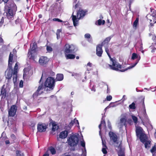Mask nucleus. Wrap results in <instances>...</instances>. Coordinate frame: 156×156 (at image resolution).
Listing matches in <instances>:
<instances>
[{"label":"nucleus","instance_id":"nucleus-1","mask_svg":"<svg viewBox=\"0 0 156 156\" xmlns=\"http://www.w3.org/2000/svg\"><path fill=\"white\" fill-rule=\"evenodd\" d=\"M4 2L5 7L8 8L6 16L9 20H13L17 10V7L12 0H2Z\"/></svg>","mask_w":156,"mask_h":156},{"label":"nucleus","instance_id":"nucleus-2","mask_svg":"<svg viewBox=\"0 0 156 156\" xmlns=\"http://www.w3.org/2000/svg\"><path fill=\"white\" fill-rule=\"evenodd\" d=\"M140 57L139 56L137 61L133 65L130 66L129 67L125 69L124 67L117 62L116 61V59L115 57L110 58V61H111L110 64H108V65L110 68L112 70L115 71H119L122 72H123L128 69H131L134 67L138 63Z\"/></svg>","mask_w":156,"mask_h":156},{"label":"nucleus","instance_id":"nucleus-3","mask_svg":"<svg viewBox=\"0 0 156 156\" xmlns=\"http://www.w3.org/2000/svg\"><path fill=\"white\" fill-rule=\"evenodd\" d=\"M76 16L73 15V12L72 17L73 24L75 27L76 26L79 20L83 19L87 14V10H83L82 9L80 8L77 11Z\"/></svg>","mask_w":156,"mask_h":156},{"label":"nucleus","instance_id":"nucleus-4","mask_svg":"<svg viewBox=\"0 0 156 156\" xmlns=\"http://www.w3.org/2000/svg\"><path fill=\"white\" fill-rule=\"evenodd\" d=\"M55 85V79L51 77H48L44 83V86L49 88L50 90H53Z\"/></svg>","mask_w":156,"mask_h":156},{"label":"nucleus","instance_id":"nucleus-5","mask_svg":"<svg viewBox=\"0 0 156 156\" xmlns=\"http://www.w3.org/2000/svg\"><path fill=\"white\" fill-rule=\"evenodd\" d=\"M79 141L78 136L75 135L71 136L68 140V143L71 147H75L77 145Z\"/></svg>","mask_w":156,"mask_h":156},{"label":"nucleus","instance_id":"nucleus-6","mask_svg":"<svg viewBox=\"0 0 156 156\" xmlns=\"http://www.w3.org/2000/svg\"><path fill=\"white\" fill-rule=\"evenodd\" d=\"M75 49L74 45L71 44L69 45L68 44H66L65 45V49L64 52L65 55L69 53H72L73 52Z\"/></svg>","mask_w":156,"mask_h":156},{"label":"nucleus","instance_id":"nucleus-7","mask_svg":"<svg viewBox=\"0 0 156 156\" xmlns=\"http://www.w3.org/2000/svg\"><path fill=\"white\" fill-rule=\"evenodd\" d=\"M110 140L112 141L114 143L118 144L119 140L117 135L114 132L110 131L108 133Z\"/></svg>","mask_w":156,"mask_h":156},{"label":"nucleus","instance_id":"nucleus-8","mask_svg":"<svg viewBox=\"0 0 156 156\" xmlns=\"http://www.w3.org/2000/svg\"><path fill=\"white\" fill-rule=\"evenodd\" d=\"M48 125L44 123L39 122L37 125V131L40 132H45L47 128Z\"/></svg>","mask_w":156,"mask_h":156},{"label":"nucleus","instance_id":"nucleus-9","mask_svg":"<svg viewBox=\"0 0 156 156\" xmlns=\"http://www.w3.org/2000/svg\"><path fill=\"white\" fill-rule=\"evenodd\" d=\"M49 61L46 56H42L40 58L39 62L41 65L46 66Z\"/></svg>","mask_w":156,"mask_h":156},{"label":"nucleus","instance_id":"nucleus-10","mask_svg":"<svg viewBox=\"0 0 156 156\" xmlns=\"http://www.w3.org/2000/svg\"><path fill=\"white\" fill-rule=\"evenodd\" d=\"M31 47V50H29L28 54L30 55H31L30 58L34 59V56L32 55L33 53H35L36 52V49L37 48V45L35 43H33L32 46L30 45Z\"/></svg>","mask_w":156,"mask_h":156},{"label":"nucleus","instance_id":"nucleus-11","mask_svg":"<svg viewBox=\"0 0 156 156\" xmlns=\"http://www.w3.org/2000/svg\"><path fill=\"white\" fill-rule=\"evenodd\" d=\"M17 109L16 106L13 105L11 106V108L8 112V115L10 117H14L16 115Z\"/></svg>","mask_w":156,"mask_h":156},{"label":"nucleus","instance_id":"nucleus-12","mask_svg":"<svg viewBox=\"0 0 156 156\" xmlns=\"http://www.w3.org/2000/svg\"><path fill=\"white\" fill-rule=\"evenodd\" d=\"M43 84H41L38 86L36 91L33 95L32 96L34 98H36L38 95L43 93Z\"/></svg>","mask_w":156,"mask_h":156},{"label":"nucleus","instance_id":"nucleus-13","mask_svg":"<svg viewBox=\"0 0 156 156\" xmlns=\"http://www.w3.org/2000/svg\"><path fill=\"white\" fill-rule=\"evenodd\" d=\"M103 45L99 44L96 47V54L98 56L101 57L102 56L103 51L102 49Z\"/></svg>","mask_w":156,"mask_h":156},{"label":"nucleus","instance_id":"nucleus-14","mask_svg":"<svg viewBox=\"0 0 156 156\" xmlns=\"http://www.w3.org/2000/svg\"><path fill=\"white\" fill-rule=\"evenodd\" d=\"M116 147L118 149V156H125L124 150L122 148V144L120 143L119 145Z\"/></svg>","mask_w":156,"mask_h":156},{"label":"nucleus","instance_id":"nucleus-15","mask_svg":"<svg viewBox=\"0 0 156 156\" xmlns=\"http://www.w3.org/2000/svg\"><path fill=\"white\" fill-rule=\"evenodd\" d=\"M68 132L67 130H64L61 132L59 135V137H57V140L58 141H60L59 139H65L68 136Z\"/></svg>","mask_w":156,"mask_h":156},{"label":"nucleus","instance_id":"nucleus-16","mask_svg":"<svg viewBox=\"0 0 156 156\" xmlns=\"http://www.w3.org/2000/svg\"><path fill=\"white\" fill-rule=\"evenodd\" d=\"M5 73H6V74L5 75V78L6 79L8 80V82L9 83L10 82V80L12 77V70L7 69Z\"/></svg>","mask_w":156,"mask_h":156},{"label":"nucleus","instance_id":"nucleus-17","mask_svg":"<svg viewBox=\"0 0 156 156\" xmlns=\"http://www.w3.org/2000/svg\"><path fill=\"white\" fill-rule=\"evenodd\" d=\"M152 40H153L154 43H152L150 47V48L152 49L151 52H153L154 51V50L156 49V36L153 35L152 37Z\"/></svg>","mask_w":156,"mask_h":156},{"label":"nucleus","instance_id":"nucleus-18","mask_svg":"<svg viewBox=\"0 0 156 156\" xmlns=\"http://www.w3.org/2000/svg\"><path fill=\"white\" fill-rule=\"evenodd\" d=\"M143 131L142 128L140 126L136 127V135L138 136L141 134L143 133Z\"/></svg>","mask_w":156,"mask_h":156},{"label":"nucleus","instance_id":"nucleus-19","mask_svg":"<svg viewBox=\"0 0 156 156\" xmlns=\"http://www.w3.org/2000/svg\"><path fill=\"white\" fill-rule=\"evenodd\" d=\"M74 124H76L77 126H79V124L78 121L75 118L73 120H72L69 123V126H72Z\"/></svg>","mask_w":156,"mask_h":156},{"label":"nucleus","instance_id":"nucleus-20","mask_svg":"<svg viewBox=\"0 0 156 156\" xmlns=\"http://www.w3.org/2000/svg\"><path fill=\"white\" fill-rule=\"evenodd\" d=\"M5 85H4L2 87V89L1 91L0 94L2 95V98L4 97V98L6 96V89L5 88Z\"/></svg>","mask_w":156,"mask_h":156},{"label":"nucleus","instance_id":"nucleus-21","mask_svg":"<svg viewBox=\"0 0 156 156\" xmlns=\"http://www.w3.org/2000/svg\"><path fill=\"white\" fill-rule=\"evenodd\" d=\"M18 73L17 69H14L12 72V74H13V76L12 77L13 81L14 83L16 82V81L17 77V73Z\"/></svg>","mask_w":156,"mask_h":156},{"label":"nucleus","instance_id":"nucleus-22","mask_svg":"<svg viewBox=\"0 0 156 156\" xmlns=\"http://www.w3.org/2000/svg\"><path fill=\"white\" fill-rule=\"evenodd\" d=\"M146 135L144 133L139 135V139L141 142L144 143L146 140L145 137Z\"/></svg>","mask_w":156,"mask_h":156},{"label":"nucleus","instance_id":"nucleus-23","mask_svg":"<svg viewBox=\"0 0 156 156\" xmlns=\"http://www.w3.org/2000/svg\"><path fill=\"white\" fill-rule=\"evenodd\" d=\"M150 151L152 153V156H156V145H154L152 147Z\"/></svg>","mask_w":156,"mask_h":156},{"label":"nucleus","instance_id":"nucleus-24","mask_svg":"<svg viewBox=\"0 0 156 156\" xmlns=\"http://www.w3.org/2000/svg\"><path fill=\"white\" fill-rule=\"evenodd\" d=\"M64 78L63 75L62 74H58L56 75V80L58 81L62 80Z\"/></svg>","mask_w":156,"mask_h":156},{"label":"nucleus","instance_id":"nucleus-25","mask_svg":"<svg viewBox=\"0 0 156 156\" xmlns=\"http://www.w3.org/2000/svg\"><path fill=\"white\" fill-rule=\"evenodd\" d=\"M112 37H106L104 41L101 43V44H102L103 45H104L105 43L108 44V42L110 41L111 40Z\"/></svg>","mask_w":156,"mask_h":156},{"label":"nucleus","instance_id":"nucleus-26","mask_svg":"<svg viewBox=\"0 0 156 156\" xmlns=\"http://www.w3.org/2000/svg\"><path fill=\"white\" fill-rule=\"evenodd\" d=\"M120 123L122 124V126H124L126 127V119L125 118H121L120 119Z\"/></svg>","mask_w":156,"mask_h":156},{"label":"nucleus","instance_id":"nucleus-27","mask_svg":"<svg viewBox=\"0 0 156 156\" xmlns=\"http://www.w3.org/2000/svg\"><path fill=\"white\" fill-rule=\"evenodd\" d=\"M151 141L150 140H146L144 142L145 147L146 148H149L151 147Z\"/></svg>","mask_w":156,"mask_h":156},{"label":"nucleus","instance_id":"nucleus-28","mask_svg":"<svg viewBox=\"0 0 156 156\" xmlns=\"http://www.w3.org/2000/svg\"><path fill=\"white\" fill-rule=\"evenodd\" d=\"M66 58L67 59H73L75 57V55L73 54H68L66 55Z\"/></svg>","mask_w":156,"mask_h":156},{"label":"nucleus","instance_id":"nucleus-29","mask_svg":"<svg viewBox=\"0 0 156 156\" xmlns=\"http://www.w3.org/2000/svg\"><path fill=\"white\" fill-rule=\"evenodd\" d=\"M49 150L50 151L51 153L53 155L56 153V151L55 148L52 146L50 147L49 148Z\"/></svg>","mask_w":156,"mask_h":156},{"label":"nucleus","instance_id":"nucleus-30","mask_svg":"<svg viewBox=\"0 0 156 156\" xmlns=\"http://www.w3.org/2000/svg\"><path fill=\"white\" fill-rule=\"evenodd\" d=\"M12 62H10L9 61H8V68L7 69V70H11L13 71L12 68Z\"/></svg>","mask_w":156,"mask_h":156},{"label":"nucleus","instance_id":"nucleus-31","mask_svg":"<svg viewBox=\"0 0 156 156\" xmlns=\"http://www.w3.org/2000/svg\"><path fill=\"white\" fill-rule=\"evenodd\" d=\"M16 156H23L24 154L21 153V151L20 150H16Z\"/></svg>","mask_w":156,"mask_h":156},{"label":"nucleus","instance_id":"nucleus-32","mask_svg":"<svg viewBox=\"0 0 156 156\" xmlns=\"http://www.w3.org/2000/svg\"><path fill=\"white\" fill-rule=\"evenodd\" d=\"M129 109H136V107L135 106V104L134 102L132 103L129 105Z\"/></svg>","mask_w":156,"mask_h":156},{"label":"nucleus","instance_id":"nucleus-33","mask_svg":"<svg viewBox=\"0 0 156 156\" xmlns=\"http://www.w3.org/2000/svg\"><path fill=\"white\" fill-rule=\"evenodd\" d=\"M142 105L143 108H144V111L146 113V109L145 108V106L144 105V97H142Z\"/></svg>","mask_w":156,"mask_h":156},{"label":"nucleus","instance_id":"nucleus-34","mask_svg":"<svg viewBox=\"0 0 156 156\" xmlns=\"http://www.w3.org/2000/svg\"><path fill=\"white\" fill-rule=\"evenodd\" d=\"M139 18H136L133 23V26L136 27L138 23Z\"/></svg>","mask_w":156,"mask_h":156},{"label":"nucleus","instance_id":"nucleus-35","mask_svg":"<svg viewBox=\"0 0 156 156\" xmlns=\"http://www.w3.org/2000/svg\"><path fill=\"white\" fill-rule=\"evenodd\" d=\"M137 58H138V56L137 55L136 53H133L131 57L132 59L134 60Z\"/></svg>","mask_w":156,"mask_h":156},{"label":"nucleus","instance_id":"nucleus-36","mask_svg":"<svg viewBox=\"0 0 156 156\" xmlns=\"http://www.w3.org/2000/svg\"><path fill=\"white\" fill-rule=\"evenodd\" d=\"M46 50L48 52H50L52 51V48L51 47L47 46L46 47Z\"/></svg>","mask_w":156,"mask_h":156},{"label":"nucleus","instance_id":"nucleus-37","mask_svg":"<svg viewBox=\"0 0 156 156\" xmlns=\"http://www.w3.org/2000/svg\"><path fill=\"white\" fill-rule=\"evenodd\" d=\"M132 118L134 122L136 124L137 123L138 121L137 118L135 116H132Z\"/></svg>","mask_w":156,"mask_h":156},{"label":"nucleus","instance_id":"nucleus-38","mask_svg":"<svg viewBox=\"0 0 156 156\" xmlns=\"http://www.w3.org/2000/svg\"><path fill=\"white\" fill-rule=\"evenodd\" d=\"M105 51L108 55V56L109 57V58L110 59V58H112L109 54V49L107 48H105Z\"/></svg>","mask_w":156,"mask_h":156},{"label":"nucleus","instance_id":"nucleus-39","mask_svg":"<svg viewBox=\"0 0 156 156\" xmlns=\"http://www.w3.org/2000/svg\"><path fill=\"white\" fill-rule=\"evenodd\" d=\"M11 139L13 141H14L16 139V137L15 135L13 134H12L11 135Z\"/></svg>","mask_w":156,"mask_h":156},{"label":"nucleus","instance_id":"nucleus-40","mask_svg":"<svg viewBox=\"0 0 156 156\" xmlns=\"http://www.w3.org/2000/svg\"><path fill=\"white\" fill-rule=\"evenodd\" d=\"M107 147H103L102 149V151L103 152V153L104 154H106L107 153V151L106 150V149Z\"/></svg>","mask_w":156,"mask_h":156},{"label":"nucleus","instance_id":"nucleus-41","mask_svg":"<svg viewBox=\"0 0 156 156\" xmlns=\"http://www.w3.org/2000/svg\"><path fill=\"white\" fill-rule=\"evenodd\" d=\"M52 20L54 21H58L59 22H63L62 20H60L58 18H53L52 19Z\"/></svg>","mask_w":156,"mask_h":156},{"label":"nucleus","instance_id":"nucleus-42","mask_svg":"<svg viewBox=\"0 0 156 156\" xmlns=\"http://www.w3.org/2000/svg\"><path fill=\"white\" fill-rule=\"evenodd\" d=\"M4 17H2L0 21V27H1L3 25L4 22Z\"/></svg>","mask_w":156,"mask_h":156},{"label":"nucleus","instance_id":"nucleus-43","mask_svg":"<svg viewBox=\"0 0 156 156\" xmlns=\"http://www.w3.org/2000/svg\"><path fill=\"white\" fill-rule=\"evenodd\" d=\"M90 35L89 34H86L84 35V37L86 38H90Z\"/></svg>","mask_w":156,"mask_h":156},{"label":"nucleus","instance_id":"nucleus-44","mask_svg":"<svg viewBox=\"0 0 156 156\" xmlns=\"http://www.w3.org/2000/svg\"><path fill=\"white\" fill-rule=\"evenodd\" d=\"M112 99V97L111 95L108 96L106 97V100L108 101H110Z\"/></svg>","mask_w":156,"mask_h":156},{"label":"nucleus","instance_id":"nucleus-45","mask_svg":"<svg viewBox=\"0 0 156 156\" xmlns=\"http://www.w3.org/2000/svg\"><path fill=\"white\" fill-rule=\"evenodd\" d=\"M81 146L83 147H85V143L84 141H81Z\"/></svg>","mask_w":156,"mask_h":156},{"label":"nucleus","instance_id":"nucleus-46","mask_svg":"<svg viewBox=\"0 0 156 156\" xmlns=\"http://www.w3.org/2000/svg\"><path fill=\"white\" fill-rule=\"evenodd\" d=\"M100 124H101V125H103L105 127H106V123L104 120L101 121Z\"/></svg>","mask_w":156,"mask_h":156},{"label":"nucleus","instance_id":"nucleus-47","mask_svg":"<svg viewBox=\"0 0 156 156\" xmlns=\"http://www.w3.org/2000/svg\"><path fill=\"white\" fill-rule=\"evenodd\" d=\"M4 40L2 37H0V45L4 44Z\"/></svg>","mask_w":156,"mask_h":156},{"label":"nucleus","instance_id":"nucleus-48","mask_svg":"<svg viewBox=\"0 0 156 156\" xmlns=\"http://www.w3.org/2000/svg\"><path fill=\"white\" fill-rule=\"evenodd\" d=\"M56 125H53V127L52 128V130L53 131H55L58 128L56 129Z\"/></svg>","mask_w":156,"mask_h":156},{"label":"nucleus","instance_id":"nucleus-49","mask_svg":"<svg viewBox=\"0 0 156 156\" xmlns=\"http://www.w3.org/2000/svg\"><path fill=\"white\" fill-rule=\"evenodd\" d=\"M19 86L20 87H22L23 86V82L22 80L20 82Z\"/></svg>","mask_w":156,"mask_h":156},{"label":"nucleus","instance_id":"nucleus-50","mask_svg":"<svg viewBox=\"0 0 156 156\" xmlns=\"http://www.w3.org/2000/svg\"><path fill=\"white\" fill-rule=\"evenodd\" d=\"M108 127L109 129H110V130L112 129V127L111 126V124L110 122H108Z\"/></svg>","mask_w":156,"mask_h":156},{"label":"nucleus","instance_id":"nucleus-51","mask_svg":"<svg viewBox=\"0 0 156 156\" xmlns=\"http://www.w3.org/2000/svg\"><path fill=\"white\" fill-rule=\"evenodd\" d=\"M98 24L99 25H101L102 24V20L101 19H99L98 20Z\"/></svg>","mask_w":156,"mask_h":156},{"label":"nucleus","instance_id":"nucleus-52","mask_svg":"<svg viewBox=\"0 0 156 156\" xmlns=\"http://www.w3.org/2000/svg\"><path fill=\"white\" fill-rule=\"evenodd\" d=\"M57 5L58 4L57 3H55V4H53L52 5L51 7H53L54 8H56L57 7Z\"/></svg>","mask_w":156,"mask_h":156},{"label":"nucleus","instance_id":"nucleus-53","mask_svg":"<svg viewBox=\"0 0 156 156\" xmlns=\"http://www.w3.org/2000/svg\"><path fill=\"white\" fill-rule=\"evenodd\" d=\"M13 59V57H11V56H9V60L8 61L10 62H12Z\"/></svg>","mask_w":156,"mask_h":156},{"label":"nucleus","instance_id":"nucleus-54","mask_svg":"<svg viewBox=\"0 0 156 156\" xmlns=\"http://www.w3.org/2000/svg\"><path fill=\"white\" fill-rule=\"evenodd\" d=\"M102 143L103 147H107L106 145V143L105 142V143H104V141L103 140H102Z\"/></svg>","mask_w":156,"mask_h":156},{"label":"nucleus","instance_id":"nucleus-55","mask_svg":"<svg viewBox=\"0 0 156 156\" xmlns=\"http://www.w3.org/2000/svg\"><path fill=\"white\" fill-rule=\"evenodd\" d=\"M18 68V66L17 65V63H16L15 66L14 67V69H17Z\"/></svg>","mask_w":156,"mask_h":156},{"label":"nucleus","instance_id":"nucleus-56","mask_svg":"<svg viewBox=\"0 0 156 156\" xmlns=\"http://www.w3.org/2000/svg\"><path fill=\"white\" fill-rule=\"evenodd\" d=\"M61 32V29H58L57 30L56 34H60V33Z\"/></svg>","mask_w":156,"mask_h":156},{"label":"nucleus","instance_id":"nucleus-57","mask_svg":"<svg viewBox=\"0 0 156 156\" xmlns=\"http://www.w3.org/2000/svg\"><path fill=\"white\" fill-rule=\"evenodd\" d=\"M79 6V4L77 3L74 6V8L75 9H76L77 8H78Z\"/></svg>","mask_w":156,"mask_h":156},{"label":"nucleus","instance_id":"nucleus-58","mask_svg":"<svg viewBox=\"0 0 156 156\" xmlns=\"http://www.w3.org/2000/svg\"><path fill=\"white\" fill-rule=\"evenodd\" d=\"M5 143L6 144H9L10 143V142L9 140H5Z\"/></svg>","mask_w":156,"mask_h":156},{"label":"nucleus","instance_id":"nucleus-59","mask_svg":"<svg viewBox=\"0 0 156 156\" xmlns=\"http://www.w3.org/2000/svg\"><path fill=\"white\" fill-rule=\"evenodd\" d=\"M92 91H94V92L96 91V89L95 87H94V86L93 87L92 89H91Z\"/></svg>","mask_w":156,"mask_h":156},{"label":"nucleus","instance_id":"nucleus-60","mask_svg":"<svg viewBox=\"0 0 156 156\" xmlns=\"http://www.w3.org/2000/svg\"><path fill=\"white\" fill-rule=\"evenodd\" d=\"M43 156H49V154L48 153H46L44 154Z\"/></svg>","mask_w":156,"mask_h":156},{"label":"nucleus","instance_id":"nucleus-61","mask_svg":"<svg viewBox=\"0 0 156 156\" xmlns=\"http://www.w3.org/2000/svg\"><path fill=\"white\" fill-rule=\"evenodd\" d=\"M91 65H92V64L89 62H88L87 64V66H89L90 67H91Z\"/></svg>","mask_w":156,"mask_h":156},{"label":"nucleus","instance_id":"nucleus-62","mask_svg":"<svg viewBox=\"0 0 156 156\" xmlns=\"http://www.w3.org/2000/svg\"><path fill=\"white\" fill-rule=\"evenodd\" d=\"M57 35V37L58 39L60 37V34H56Z\"/></svg>","mask_w":156,"mask_h":156},{"label":"nucleus","instance_id":"nucleus-63","mask_svg":"<svg viewBox=\"0 0 156 156\" xmlns=\"http://www.w3.org/2000/svg\"><path fill=\"white\" fill-rule=\"evenodd\" d=\"M107 93H110V90H109V89L108 88V86H107Z\"/></svg>","mask_w":156,"mask_h":156},{"label":"nucleus","instance_id":"nucleus-64","mask_svg":"<svg viewBox=\"0 0 156 156\" xmlns=\"http://www.w3.org/2000/svg\"><path fill=\"white\" fill-rule=\"evenodd\" d=\"M9 56H11V57H13V55L12 54V53L11 52L10 53V54H9Z\"/></svg>","mask_w":156,"mask_h":156}]
</instances>
